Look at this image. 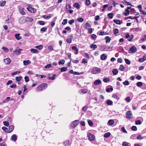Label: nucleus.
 I'll return each mask as SVG.
<instances>
[{
  "label": "nucleus",
  "mask_w": 146,
  "mask_h": 146,
  "mask_svg": "<svg viewBox=\"0 0 146 146\" xmlns=\"http://www.w3.org/2000/svg\"><path fill=\"white\" fill-rule=\"evenodd\" d=\"M47 84L46 83L42 84L36 88V90L37 92H40L46 89L47 88Z\"/></svg>",
  "instance_id": "f257e3e1"
},
{
  "label": "nucleus",
  "mask_w": 146,
  "mask_h": 146,
  "mask_svg": "<svg viewBox=\"0 0 146 146\" xmlns=\"http://www.w3.org/2000/svg\"><path fill=\"white\" fill-rule=\"evenodd\" d=\"M78 120H75L72 122L70 124V128L73 129L79 123Z\"/></svg>",
  "instance_id": "f03ea898"
},
{
  "label": "nucleus",
  "mask_w": 146,
  "mask_h": 146,
  "mask_svg": "<svg viewBox=\"0 0 146 146\" xmlns=\"http://www.w3.org/2000/svg\"><path fill=\"white\" fill-rule=\"evenodd\" d=\"M100 69L97 67H94L92 70L91 72L93 74H96L100 72Z\"/></svg>",
  "instance_id": "7ed1b4c3"
},
{
  "label": "nucleus",
  "mask_w": 146,
  "mask_h": 146,
  "mask_svg": "<svg viewBox=\"0 0 146 146\" xmlns=\"http://www.w3.org/2000/svg\"><path fill=\"white\" fill-rule=\"evenodd\" d=\"M88 139L90 141H93L95 140V135L90 133H89L88 134Z\"/></svg>",
  "instance_id": "20e7f679"
},
{
  "label": "nucleus",
  "mask_w": 146,
  "mask_h": 146,
  "mask_svg": "<svg viewBox=\"0 0 146 146\" xmlns=\"http://www.w3.org/2000/svg\"><path fill=\"white\" fill-rule=\"evenodd\" d=\"M132 114L131 111H127L126 112V117L127 118L130 119L132 117Z\"/></svg>",
  "instance_id": "39448f33"
},
{
  "label": "nucleus",
  "mask_w": 146,
  "mask_h": 146,
  "mask_svg": "<svg viewBox=\"0 0 146 146\" xmlns=\"http://www.w3.org/2000/svg\"><path fill=\"white\" fill-rule=\"evenodd\" d=\"M137 49L136 47L134 46L128 50L129 53H135L137 51Z\"/></svg>",
  "instance_id": "423d86ee"
},
{
  "label": "nucleus",
  "mask_w": 146,
  "mask_h": 146,
  "mask_svg": "<svg viewBox=\"0 0 146 146\" xmlns=\"http://www.w3.org/2000/svg\"><path fill=\"white\" fill-rule=\"evenodd\" d=\"M18 8L19 11L21 14L23 15H25V12L23 10L24 9L21 6L19 5L18 7Z\"/></svg>",
  "instance_id": "0eeeda50"
},
{
  "label": "nucleus",
  "mask_w": 146,
  "mask_h": 146,
  "mask_svg": "<svg viewBox=\"0 0 146 146\" xmlns=\"http://www.w3.org/2000/svg\"><path fill=\"white\" fill-rule=\"evenodd\" d=\"M27 9L31 13H34L36 11V10L34 8L29 7L27 8Z\"/></svg>",
  "instance_id": "6e6552de"
},
{
  "label": "nucleus",
  "mask_w": 146,
  "mask_h": 146,
  "mask_svg": "<svg viewBox=\"0 0 146 146\" xmlns=\"http://www.w3.org/2000/svg\"><path fill=\"white\" fill-rule=\"evenodd\" d=\"M22 49H19L18 50L16 49L13 51V53L14 54L17 55H19L21 53V51L22 50Z\"/></svg>",
  "instance_id": "1a4fd4ad"
},
{
  "label": "nucleus",
  "mask_w": 146,
  "mask_h": 146,
  "mask_svg": "<svg viewBox=\"0 0 146 146\" xmlns=\"http://www.w3.org/2000/svg\"><path fill=\"white\" fill-rule=\"evenodd\" d=\"M72 36H67V38L66 39V42L69 43H70L72 41Z\"/></svg>",
  "instance_id": "9d476101"
},
{
  "label": "nucleus",
  "mask_w": 146,
  "mask_h": 146,
  "mask_svg": "<svg viewBox=\"0 0 146 146\" xmlns=\"http://www.w3.org/2000/svg\"><path fill=\"white\" fill-rule=\"evenodd\" d=\"M145 60H146V55H144L142 58H139L138 61L140 62H142Z\"/></svg>",
  "instance_id": "9b49d317"
},
{
  "label": "nucleus",
  "mask_w": 146,
  "mask_h": 146,
  "mask_svg": "<svg viewBox=\"0 0 146 146\" xmlns=\"http://www.w3.org/2000/svg\"><path fill=\"white\" fill-rule=\"evenodd\" d=\"M79 93L81 94H84L87 92V90L85 89H80L79 91Z\"/></svg>",
  "instance_id": "f8f14e48"
},
{
  "label": "nucleus",
  "mask_w": 146,
  "mask_h": 146,
  "mask_svg": "<svg viewBox=\"0 0 146 146\" xmlns=\"http://www.w3.org/2000/svg\"><path fill=\"white\" fill-rule=\"evenodd\" d=\"M11 62V60L9 58H7L4 59V62L6 64H9Z\"/></svg>",
  "instance_id": "ddd939ff"
},
{
  "label": "nucleus",
  "mask_w": 146,
  "mask_h": 146,
  "mask_svg": "<svg viewBox=\"0 0 146 146\" xmlns=\"http://www.w3.org/2000/svg\"><path fill=\"white\" fill-rule=\"evenodd\" d=\"M19 22L20 24H22L24 23L25 21V19L24 17H22L19 19Z\"/></svg>",
  "instance_id": "4468645a"
},
{
  "label": "nucleus",
  "mask_w": 146,
  "mask_h": 146,
  "mask_svg": "<svg viewBox=\"0 0 146 146\" xmlns=\"http://www.w3.org/2000/svg\"><path fill=\"white\" fill-rule=\"evenodd\" d=\"M107 58V56L105 54H102L100 56V59L102 60H106Z\"/></svg>",
  "instance_id": "2eb2a0df"
},
{
  "label": "nucleus",
  "mask_w": 146,
  "mask_h": 146,
  "mask_svg": "<svg viewBox=\"0 0 146 146\" xmlns=\"http://www.w3.org/2000/svg\"><path fill=\"white\" fill-rule=\"evenodd\" d=\"M31 62L29 60H24L23 61V64L24 66H27L28 64H30Z\"/></svg>",
  "instance_id": "dca6fc26"
},
{
  "label": "nucleus",
  "mask_w": 146,
  "mask_h": 146,
  "mask_svg": "<svg viewBox=\"0 0 146 146\" xmlns=\"http://www.w3.org/2000/svg\"><path fill=\"white\" fill-rule=\"evenodd\" d=\"M14 129V126L13 125H11L9 127L8 133H10L13 131Z\"/></svg>",
  "instance_id": "f3484780"
},
{
  "label": "nucleus",
  "mask_w": 146,
  "mask_h": 146,
  "mask_svg": "<svg viewBox=\"0 0 146 146\" xmlns=\"http://www.w3.org/2000/svg\"><path fill=\"white\" fill-rule=\"evenodd\" d=\"M101 83V81L99 79H98L96 80L94 83V84L95 85H97Z\"/></svg>",
  "instance_id": "a211bd4d"
},
{
  "label": "nucleus",
  "mask_w": 146,
  "mask_h": 146,
  "mask_svg": "<svg viewBox=\"0 0 146 146\" xmlns=\"http://www.w3.org/2000/svg\"><path fill=\"white\" fill-rule=\"evenodd\" d=\"M25 20V21L27 22H31L33 21V18L28 17L26 18Z\"/></svg>",
  "instance_id": "6ab92c4d"
},
{
  "label": "nucleus",
  "mask_w": 146,
  "mask_h": 146,
  "mask_svg": "<svg viewBox=\"0 0 146 146\" xmlns=\"http://www.w3.org/2000/svg\"><path fill=\"white\" fill-rule=\"evenodd\" d=\"M105 39L106 40V43H107L108 42L109 43L111 40V38L108 36H106L105 38Z\"/></svg>",
  "instance_id": "aec40b11"
},
{
  "label": "nucleus",
  "mask_w": 146,
  "mask_h": 146,
  "mask_svg": "<svg viewBox=\"0 0 146 146\" xmlns=\"http://www.w3.org/2000/svg\"><path fill=\"white\" fill-rule=\"evenodd\" d=\"M90 48L94 50L97 48V46L96 44H92L90 45Z\"/></svg>",
  "instance_id": "412c9836"
},
{
  "label": "nucleus",
  "mask_w": 146,
  "mask_h": 146,
  "mask_svg": "<svg viewBox=\"0 0 146 146\" xmlns=\"http://www.w3.org/2000/svg\"><path fill=\"white\" fill-rule=\"evenodd\" d=\"M91 27L89 23L87 22L84 25V28L85 29H88L89 27Z\"/></svg>",
  "instance_id": "4be33fe9"
},
{
  "label": "nucleus",
  "mask_w": 146,
  "mask_h": 146,
  "mask_svg": "<svg viewBox=\"0 0 146 146\" xmlns=\"http://www.w3.org/2000/svg\"><path fill=\"white\" fill-rule=\"evenodd\" d=\"M43 47V46L42 45H40L38 46H35V48L36 49H38L39 50L42 49Z\"/></svg>",
  "instance_id": "5701e85b"
},
{
  "label": "nucleus",
  "mask_w": 146,
  "mask_h": 146,
  "mask_svg": "<svg viewBox=\"0 0 146 146\" xmlns=\"http://www.w3.org/2000/svg\"><path fill=\"white\" fill-rule=\"evenodd\" d=\"M11 138L12 140L15 141L17 139V137L16 135H12Z\"/></svg>",
  "instance_id": "b1692460"
},
{
  "label": "nucleus",
  "mask_w": 146,
  "mask_h": 146,
  "mask_svg": "<svg viewBox=\"0 0 146 146\" xmlns=\"http://www.w3.org/2000/svg\"><path fill=\"white\" fill-rule=\"evenodd\" d=\"M73 7H74L76 8L77 9H79L80 8L79 4L78 3H75L73 5Z\"/></svg>",
  "instance_id": "393cba45"
},
{
  "label": "nucleus",
  "mask_w": 146,
  "mask_h": 146,
  "mask_svg": "<svg viewBox=\"0 0 146 146\" xmlns=\"http://www.w3.org/2000/svg\"><path fill=\"white\" fill-rule=\"evenodd\" d=\"M43 17L46 19H50L51 17V15H44L42 16Z\"/></svg>",
  "instance_id": "a878e982"
},
{
  "label": "nucleus",
  "mask_w": 146,
  "mask_h": 146,
  "mask_svg": "<svg viewBox=\"0 0 146 146\" xmlns=\"http://www.w3.org/2000/svg\"><path fill=\"white\" fill-rule=\"evenodd\" d=\"M122 145L123 146H130V144L126 141H124L122 144Z\"/></svg>",
  "instance_id": "bb28decb"
},
{
  "label": "nucleus",
  "mask_w": 146,
  "mask_h": 146,
  "mask_svg": "<svg viewBox=\"0 0 146 146\" xmlns=\"http://www.w3.org/2000/svg\"><path fill=\"white\" fill-rule=\"evenodd\" d=\"M106 104L109 106L112 105L113 104V102L110 100H108L107 101Z\"/></svg>",
  "instance_id": "cd10ccee"
},
{
  "label": "nucleus",
  "mask_w": 146,
  "mask_h": 146,
  "mask_svg": "<svg viewBox=\"0 0 146 146\" xmlns=\"http://www.w3.org/2000/svg\"><path fill=\"white\" fill-rule=\"evenodd\" d=\"M6 3V2L5 1H1L0 2V6L3 7L4 6L5 4Z\"/></svg>",
  "instance_id": "c85d7f7f"
},
{
  "label": "nucleus",
  "mask_w": 146,
  "mask_h": 146,
  "mask_svg": "<svg viewBox=\"0 0 146 146\" xmlns=\"http://www.w3.org/2000/svg\"><path fill=\"white\" fill-rule=\"evenodd\" d=\"M111 134L110 132H107L105 133L104 135V137L105 138H108L110 136Z\"/></svg>",
  "instance_id": "c756f323"
},
{
  "label": "nucleus",
  "mask_w": 146,
  "mask_h": 146,
  "mask_svg": "<svg viewBox=\"0 0 146 146\" xmlns=\"http://www.w3.org/2000/svg\"><path fill=\"white\" fill-rule=\"evenodd\" d=\"M30 50L32 52L34 53H37L38 52V51L36 49L32 48Z\"/></svg>",
  "instance_id": "7c9ffc66"
},
{
  "label": "nucleus",
  "mask_w": 146,
  "mask_h": 146,
  "mask_svg": "<svg viewBox=\"0 0 146 146\" xmlns=\"http://www.w3.org/2000/svg\"><path fill=\"white\" fill-rule=\"evenodd\" d=\"M114 22L117 24L120 25L121 24L120 21L119 20H113Z\"/></svg>",
  "instance_id": "2f4dec72"
},
{
  "label": "nucleus",
  "mask_w": 146,
  "mask_h": 146,
  "mask_svg": "<svg viewBox=\"0 0 146 146\" xmlns=\"http://www.w3.org/2000/svg\"><path fill=\"white\" fill-rule=\"evenodd\" d=\"M20 34H17L15 35V37L18 40H19L21 39V36H20Z\"/></svg>",
  "instance_id": "473e14b6"
},
{
  "label": "nucleus",
  "mask_w": 146,
  "mask_h": 146,
  "mask_svg": "<svg viewBox=\"0 0 146 146\" xmlns=\"http://www.w3.org/2000/svg\"><path fill=\"white\" fill-rule=\"evenodd\" d=\"M112 73L114 75H116L118 74V70L116 69H115L112 70Z\"/></svg>",
  "instance_id": "72a5a7b5"
},
{
  "label": "nucleus",
  "mask_w": 146,
  "mask_h": 146,
  "mask_svg": "<svg viewBox=\"0 0 146 146\" xmlns=\"http://www.w3.org/2000/svg\"><path fill=\"white\" fill-rule=\"evenodd\" d=\"M119 33V31L118 29H115L114 30V33L115 36H117Z\"/></svg>",
  "instance_id": "f704fd0d"
},
{
  "label": "nucleus",
  "mask_w": 146,
  "mask_h": 146,
  "mask_svg": "<svg viewBox=\"0 0 146 146\" xmlns=\"http://www.w3.org/2000/svg\"><path fill=\"white\" fill-rule=\"evenodd\" d=\"M113 90V88L111 87L110 88H108L106 89V91L107 92H111Z\"/></svg>",
  "instance_id": "c9c22d12"
},
{
  "label": "nucleus",
  "mask_w": 146,
  "mask_h": 146,
  "mask_svg": "<svg viewBox=\"0 0 146 146\" xmlns=\"http://www.w3.org/2000/svg\"><path fill=\"white\" fill-rule=\"evenodd\" d=\"M65 61L64 60L62 59H61L58 62V64L59 65L63 64L65 63Z\"/></svg>",
  "instance_id": "e433bc0d"
},
{
  "label": "nucleus",
  "mask_w": 146,
  "mask_h": 146,
  "mask_svg": "<svg viewBox=\"0 0 146 146\" xmlns=\"http://www.w3.org/2000/svg\"><path fill=\"white\" fill-rule=\"evenodd\" d=\"M123 3L125 5H130L133 6L131 5V4L129 3V2H128L127 1H124L123 2Z\"/></svg>",
  "instance_id": "4c0bfd02"
},
{
  "label": "nucleus",
  "mask_w": 146,
  "mask_h": 146,
  "mask_svg": "<svg viewBox=\"0 0 146 146\" xmlns=\"http://www.w3.org/2000/svg\"><path fill=\"white\" fill-rule=\"evenodd\" d=\"M125 12L124 13V15L125 16H127L129 15V11L128 9H126L125 11Z\"/></svg>",
  "instance_id": "58836bf2"
},
{
  "label": "nucleus",
  "mask_w": 146,
  "mask_h": 146,
  "mask_svg": "<svg viewBox=\"0 0 146 146\" xmlns=\"http://www.w3.org/2000/svg\"><path fill=\"white\" fill-rule=\"evenodd\" d=\"M108 123L110 125H112L113 124L114 121L113 120L110 119L108 121Z\"/></svg>",
  "instance_id": "ea45409f"
},
{
  "label": "nucleus",
  "mask_w": 146,
  "mask_h": 146,
  "mask_svg": "<svg viewBox=\"0 0 146 146\" xmlns=\"http://www.w3.org/2000/svg\"><path fill=\"white\" fill-rule=\"evenodd\" d=\"M88 123L89 125L90 126H92L93 125V122L91 120H88Z\"/></svg>",
  "instance_id": "a19ab883"
},
{
  "label": "nucleus",
  "mask_w": 146,
  "mask_h": 146,
  "mask_svg": "<svg viewBox=\"0 0 146 146\" xmlns=\"http://www.w3.org/2000/svg\"><path fill=\"white\" fill-rule=\"evenodd\" d=\"M103 81L104 82L107 83L110 81V79L109 78H104Z\"/></svg>",
  "instance_id": "79ce46f5"
},
{
  "label": "nucleus",
  "mask_w": 146,
  "mask_h": 146,
  "mask_svg": "<svg viewBox=\"0 0 146 146\" xmlns=\"http://www.w3.org/2000/svg\"><path fill=\"white\" fill-rule=\"evenodd\" d=\"M3 124L6 126H9V123L7 121H5L3 122Z\"/></svg>",
  "instance_id": "37998d69"
},
{
  "label": "nucleus",
  "mask_w": 146,
  "mask_h": 146,
  "mask_svg": "<svg viewBox=\"0 0 146 146\" xmlns=\"http://www.w3.org/2000/svg\"><path fill=\"white\" fill-rule=\"evenodd\" d=\"M124 60L125 62L127 64L129 65L130 64L131 62L129 60L125 58L124 59Z\"/></svg>",
  "instance_id": "c03bdc74"
},
{
  "label": "nucleus",
  "mask_w": 146,
  "mask_h": 146,
  "mask_svg": "<svg viewBox=\"0 0 146 146\" xmlns=\"http://www.w3.org/2000/svg\"><path fill=\"white\" fill-rule=\"evenodd\" d=\"M22 76H17L15 77L16 80L18 81H19L22 79Z\"/></svg>",
  "instance_id": "a18cd8bd"
},
{
  "label": "nucleus",
  "mask_w": 146,
  "mask_h": 146,
  "mask_svg": "<svg viewBox=\"0 0 146 146\" xmlns=\"http://www.w3.org/2000/svg\"><path fill=\"white\" fill-rule=\"evenodd\" d=\"M60 69L61 72H63L66 71L67 70V68L66 67H62Z\"/></svg>",
  "instance_id": "49530a36"
},
{
  "label": "nucleus",
  "mask_w": 146,
  "mask_h": 146,
  "mask_svg": "<svg viewBox=\"0 0 146 146\" xmlns=\"http://www.w3.org/2000/svg\"><path fill=\"white\" fill-rule=\"evenodd\" d=\"M2 129L6 132L8 133V130L7 128L6 127H3Z\"/></svg>",
  "instance_id": "de8ad7c7"
},
{
  "label": "nucleus",
  "mask_w": 146,
  "mask_h": 146,
  "mask_svg": "<svg viewBox=\"0 0 146 146\" xmlns=\"http://www.w3.org/2000/svg\"><path fill=\"white\" fill-rule=\"evenodd\" d=\"M125 69V67L123 65H121L119 69L121 71H123Z\"/></svg>",
  "instance_id": "09e8293b"
},
{
  "label": "nucleus",
  "mask_w": 146,
  "mask_h": 146,
  "mask_svg": "<svg viewBox=\"0 0 146 146\" xmlns=\"http://www.w3.org/2000/svg\"><path fill=\"white\" fill-rule=\"evenodd\" d=\"M51 67H52L51 64H47L46 66H45L44 67V68L46 69L49 68H51Z\"/></svg>",
  "instance_id": "8fccbe9b"
},
{
  "label": "nucleus",
  "mask_w": 146,
  "mask_h": 146,
  "mask_svg": "<svg viewBox=\"0 0 146 146\" xmlns=\"http://www.w3.org/2000/svg\"><path fill=\"white\" fill-rule=\"evenodd\" d=\"M52 76H53V77H51L50 76L49 77L48 79H49L51 80H54L55 79V77L56 76V74H54Z\"/></svg>",
  "instance_id": "3c124183"
},
{
  "label": "nucleus",
  "mask_w": 146,
  "mask_h": 146,
  "mask_svg": "<svg viewBox=\"0 0 146 146\" xmlns=\"http://www.w3.org/2000/svg\"><path fill=\"white\" fill-rule=\"evenodd\" d=\"M112 97L114 98H115L118 100L119 99V98L118 97V96L116 94H113L112 96Z\"/></svg>",
  "instance_id": "603ef678"
},
{
  "label": "nucleus",
  "mask_w": 146,
  "mask_h": 146,
  "mask_svg": "<svg viewBox=\"0 0 146 146\" xmlns=\"http://www.w3.org/2000/svg\"><path fill=\"white\" fill-rule=\"evenodd\" d=\"M143 83L141 82H138L137 83V86L138 87H140L142 86Z\"/></svg>",
  "instance_id": "864d4df0"
},
{
  "label": "nucleus",
  "mask_w": 146,
  "mask_h": 146,
  "mask_svg": "<svg viewBox=\"0 0 146 146\" xmlns=\"http://www.w3.org/2000/svg\"><path fill=\"white\" fill-rule=\"evenodd\" d=\"M141 122L139 120L136 121L135 122V124L136 125H140L141 124Z\"/></svg>",
  "instance_id": "5fc2aeb1"
},
{
  "label": "nucleus",
  "mask_w": 146,
  "mask_h": 146,
  "mask_svg": "<svg viewBox=\"0 0 146 146\" xmlns=\"http://www.w3.org/2000/svg\"><path fill=\"white\" fill-rule=\"evenodd\" d=\"M133 36L132 35H129V38H130L129 39H128V40L131 42L132 41V39L133 38Z\"/></svg>",
  "instance_id": "6e6d98bb"
},
{
  "label": "nucleus",
  "mask_w": 146,
  "mask_h": 146,
  "mask_svg": "<svg viewBox=\"0 0 146 146\" xmlns=\"http://www.w3.org/2000/svg\"><path fill=\"white\" fill-rule=\"evenodd\" d=\"M10 99V98L9 97H7L6 99L4 100L3 103L7 102H8Z\"/></svg>",
  "instance_id": "4d7b16f0"
},
{
  "label": "nucleus",
  "mask_w": 146,
  "mask_h": 146,
  "mask_svg": "<svg viewBox=\"0 0 146 146\" xmlns=\"http://www.w3.org/2000/svg\"><path fill=\"white\" fill-rule=\"evenodd\" d=\"M24 78L25 79V82H29V77L27 76H25V77Z\"/></svg>",
  "instance_id": "13d9d810"
},
{
  "label": "nucleus",
  "mask_w": 146,
  "mask_h": 146,
  "mask_svg": "<svg viewBox=\"0 0 146 146\" xmlns=\"http://www.w3.org/2000/svg\"><path fill=\"white\" fill-rule=\"evenodd\" d=\"M131 129L133 131H136L137 130V128L136 126H133L131 127Z\"/></svg>",
  "instance_id": "bf43d9fd"
},
{
  "label": "nucleus",
  "mask_w": 146,
  "mask_h": 146,
  "mask_svg": "<svg viewBox=\"0 0 146 146\" xmlns=\"http://www.w3.org/2000/svg\"><path fill=\"white\" fill-rule=\"evenodd\" d=\"M67 23V19H66L63 20L62 23V24L63 25H65Z\"/></svg>",
  "instance_id": "052dcab7"
},
{
  "label": "nucleus",
  "mask_w": 146,
  "mask_h": 146,
  "mask_svg": "<svg viewBox=\"0 0 146 146\" xmlns=\"http://www.w3.org/2000/svg\"><path fill=\"white\" fill-rule=\"evenodd\" d=\"M113 14L112 13H109L108 14V17L112 19L113 17Z\"/></svg>",
  "instance_id": "680f3d73"
},
{
  "label": "nucleus",
  "mask_w": 146,
  "mask_h": 146,
  "mask_svg": "<svg viewBox=\"0 0 146 146\" xmlns=\"http://www.w3.org/2000/svg\"><path fill=\"white\" fill-rule=\"evenodd\" d=\"M84 19L83 18H79L77 19V21L80 22L82 23Z\"/></svg>",
  "instance_id": "e2e57ef3"
},
{
  "label": "nucleus",
  "mask_w": 146,
  "mask_h": 146,
  "mask_svg": "<svg viewBox=\"0 0 146 146\" xmlns=\"http://www.w3.org/2000/svg\"><path fill=\"white\" fill-rule=\"evenodd\" d=\"M69 143V142L68 141H65L64 143V144L65 146L68 145Z\"/></svg>",
  "instance_id": "0e129e2a"
},
{
  "label": "nucleus",
  "mask_w": 146,
  "mask_h": 146,
  "mask_svg": "<svg viewBox=\"0 0 146 146\" xmlns=\"http://www.w3.org/2000/svg\"><path fill=\"white\" fill-rule=\"evenodd\" d=\"M47 29V28L46 27L42 28L40 29V31H41L44 32Z\"/></svg>",
  "instance_id": "69168bd1"
},
{
  "label": "nucleus",
  "mask_w": 146,
  "mask_h": 146,
  "mask_svg": "<svg viewBox=\"0 0 146 146\" xmlns=\"http://www.w3.org/2000/svg\"><path fill=\"white\" fill-rule=\"evenodd\" d=\"M38 23L41 25H44V23L43 21H38Z\"/></svg>",
  "instance_id": "338daca9"
},
{
  "label": "nucleus",
  "mask_w": 146,
  "mask_h": 146,
  "mask_svg": "<svg viewBox=\"0 0 146 146\" xmlns=\"http://www.w3.org/2000/svg\"><path fill=\"white\" fill-rule=\"evenodd\" d=\"M91 37L93 39H96L97 38L96 35L94 34H93L92 35Z\"/></svg>",
  "instance_id": "774afa93"
}]
</instances>
